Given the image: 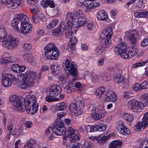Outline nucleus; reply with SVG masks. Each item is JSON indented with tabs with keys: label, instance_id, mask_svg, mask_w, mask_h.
Instances as JSON below:
<instances>
[{
	"label": "nucleus",
	"instance_id": "f257e3e1",
	"mask_svg": "<svg viewBox=\"0 0 148 148\" xmlns=\"http://www.w3.org/2000/svg\"><path fill=\"white\" fill-rule=\"evenodd\" d=\"M28 21L27 16L21 14L15 16L12 21V25L17 31L25 35L30 33L32 30V26Z\"/></svg>",
	"mask_w": 148,
	"mask_h": 148
},
{
	"label": "nucleus",
	"instance_id": "f03ea898",
	"mask_svg": "<svg viewBox=\"0 0 148 148\" xmlns=\"http://www.w3.org/2000/svg\"><path fill=\"white\" fill-rule=\"evenodd\" d=\"M28 21L27 16L21 14L15 16L12 21V25L17 31L25 35L30 33L32 30V26Z\"/></svg>",
	"mask_w": 148,
	"mask_h": 148
},
{
	"label": "nucleus",
	"instance_id": "7ed1b4c3",
	"mask_svg": "<svg viewBox=\"0 0 148 148\" xmlns=\"http://www.w3.org/2000/svg\"><path fill=\"white\" fill-rule=\"evenodd\" d=\"M83 14L81 10H79L76 12H69L67 14L65 20L68 26L66 29V32H65L66 38H70L73 34L72 28L75 24L73 23V21L75 23H77L81 17L80 16Z\"/></svg>",
	"mask_w": 148,
	"mask_h": 148
},
{
	"label": "nucleus",
	"instance_id": "20e7f679",
	"mask_svg": "<svg viewBox=\"0 0 148 148\" xmlns=\"http://www.w3.org/2000/svg\"><path fill=\"white\" fill-rule=\"evenodd\" d=\"M139 34L138 32L134 31L131 34L130 38L131 44L133 45L132 47H128L125 51V53H121L122 58L127 59L133 57L138 52V50L134 46L136 44V39L138 37Z\"/></svg>",
	"mask_w": 148,
	"mask_h": 148
},
{
	"label": "nucleus",
	"instance_id": "39448f33",
	"mask_svg": "<svg viewBox=\"0 0 148 148\" xmlns=\"http://www.w3.org/2000/svg\"><path fill=\"white\" fill-rule=\"evenodd\" d=\"M22 81L19 84L20 87L25 89L27 87L33 86L36 76L35 73L32 71H27L22 75Z\"/></svg>",
	"mask_w": 148,
	"mask_h": 148
},
{
	"label": "nucleus",
	"instance_id": "423d86ee",
	"mask_svg": "<svg viewBox=\"0 0 148 148\" xmlns=\"http://www.w3.org/2000/svg\"><path fill=\"white\" fill-rule=\"evenodd\" d=\"M46 57L48 59L54 60L59 56V52L53 43H49L44 47Z\"/></svg>",
	"mask_w": 148,
	"mask_h": 148
},
{
	"label": "nucleus",
	"instance_id": "0eeeda50",
	"mask_svg": "<svg viewBox=\"0 0 148 148\" xmlns=\"http://www.w3.org/2000/svg\"><path fill=\"white\" fill-rule=\"evenodd\" d=\"M61 91V87L59 85L54 84L50 86V95L46 97V101L49 102L58 101L59 98H56L55 97L59 95Z\"/></svg>",
	"mask_w": 148,
	"mask_h": 148
},
{
	"label": "nucleus",
	"instance_id": "6e6552de",
	"mask_svg": "<svg viewBox=\"0 0 148 148\" xmlns=\"http://www.w3.org/2000/svg\"><path fill=\"white\" fill-rule=\"evenodd\" d=\"M3 46L8 49H12L16 47L18 43V39L11 36H6L3 38H0Z\"/></svg>",
	"mask_w": 148,
	"mask_h": 148
},
{
	"label": "nucleus",
	"instance_id": "1a4fd4ad",
	"mask_svg": "<svg viewBox=\"0 0 148 148\" xmlns=\"http://www.w3.org/2000/svg\"><path fill=\"white\" fill-rule=\"evenodd\" d=\"M64 123L60 119H58L53 124L52 129L53 132L58 136H61L64 134L65 133L66 128L63 126Z\"/></svg>",
	"mask_w": 148,
	"mask_h": 148
},
{
	"label": "nucleus",
	"instance_id": "9d476101",
	"mask_svg": "<svg viewBox=\"0 0 148 148\" xmlns=\"http://www.w3.org/2000/svg\"><path fill=\"white\" fill-rule=\"evenodd\" d=\"M9 101L12 103L14 108L18 111L21 112H24L26 109L24 108L23 104L22 103L18 97L15 95H12L10 97Z\"/></svg>",
	"mask_w": 148,
	"mask_h": 148
},
{
	"label": "nucleus",
	"instance_id": "9b49d317",
	"mask_svg": "<svg viewBox=\"0 0 148 148\" xmlns=\"http://www.w3.org/2000/svg\"><path fill=\"white\" fill-rule=\"evenodd\" d=\"M127 107L129 108L132 110L134 112H139L142 109L144 106L143 103L141 101H138L136 99L131 100L127 103Z\"/></svg>",
	"mask_w": 148,
	"mask_h": 148
},
{
	"label": "nucleus",
	"instance_id": "f8f14e48",
	"mask_svg": "<svg viewBox=\"0 0 148 148\" xmlns=\"http://www.w3.org/2000/svg\"><path fill=\"white\" fill-rule=\"evenodd\" d=\"M16 78L11 74H7L3 75L2 80V84L5 87H9L12 84V81H16Z\"/></svg>",
	"mask_w": 148,
	"mask_h": 148
},
{
	"label": "nucleus",
	"instance_id": "ddd939ff",
	"mask_svg": "<svg viewBox=\"0 0 148 148\" xmlns=\"http://www.w3.org/2000/svg\"><path fill=\"white\" fill-rule=\"evenodd\" d=\"M65 67L67 68L68 70L70 72L71 75L73 77H75L78 74V71L77 67H75V63L70 62L68 59L65 61Z\"/></svg>",
	"mask_w": 148,
	"mask_h": 148
},
{
	"label": "nucleus",
	"instance_id": "4468645a",
	"mask_svg": "<svg viewBox=\"0 0 148 148\" xmlns=\"http://www.w3.org/2000/svg\"><path fill=\"white\" fill-rule=\"evenodd\" d=\"M36 98L35 96L30 95H27L24 100L23 106L26 108V106H28L30 105H36Z\"/></svg>",
	"mask_w": 148,
	"mask_h": 148
},
{
	"label": "nucleus",
	"instance_id": "2eb2a0df",
	"mask_svg": "<svg viewBox=\"0 0 148 148\" xmlns=\"http://www.w3.org/2000/svg\"><path fill=\"white\" fill-rule=\"evenodd\" d=\"M1 2L6 5L8 8L11 9L16 8L20 3L19 0H1Z\"/></svg>",
	"mask_w": 148,
	"mask_h": 148
},
{
	"label": "nucleus",
	"instance_id": "dca6fc26",
	"mask_svg": "<svg viewBox=\"0 0 148 148\" xmlns=\"http://www.w3.org/2000/svg\"><path fill=\"white\" fill-rule=\"evenodd\" d=\"M143 119V122H138L135 125V127L136 129L140 131L141 129H144L148 126V123L147 122L148 121V112L144 115ZM137 131H138V130H137Z\"/></svg>",
	"mask_w": 148,
	"mask_h": 148
},
{
	"label": "nucleus",
	"instance_id": "f3484780",
	"mask_svg": "<svg viewBox=\"0 0 148 148\" xmlns=\"http://www.w3.org/2000/svg\"><path fill=\"white\" fill-rule=\"evenodd\" d=\"M103 105L101 106V109L99 107V109L100 110L99 111L98 109L95 108V112L93 114H91V117L95 120L104 117L105 115L104 113L102 112V110L103 109Z\"/></svg>",
	"mask_w": 148,
	"mask_h": 148
},
{
	"label": "nucleus",
	"instance_id": "a211bd4d",
	"mask_svg": "<svg viewBox=\"0 0 148 148\" xmlns=\"http://www.w3.org/2000/svg\"><path fill=\"white\" fill-rule=\"evenodd\" d=\"M105 100L107 101L115 102L117 100L116 94L112 91H109L106 92Z\"/></svg>",
	"mask_w": 148,
	"mask_h": 148
},
{
	"label": "nucleus",
	"instance_id": "6ab92c4d",
	"mask_svg": "<svg viewBox=\"0 0 148 148\" xmlns=\"http://www.w3.org/2000/svg\"><path fill=\"white\" fill-rule=\"evenodd\" d=\"M65 22H61L59 27H57L54 30V32H53V35L54 36H58V35H61L63 34V31L66 28L65 25Z\"/></svg>",
	"mask_w": 148,
	"mask_h": 148
},
{
	"label": "nucleus",
	"instance_id": "aec40b11",
	"mask_svg": "<svg viewBox=\"0 0 148 148\" xmlns=\"http://www.w3.org/2000/svg\"><path fill=\"white\" fill-rule=\"evenodd\" d=\"M112 34V29L111 27L105 28L102 32L101 36L102 38L111 39Z\"/></svg>",
	"mask_w": 148,
	"mask_h": 148
},
{
	"label": "nucleus",
	"instance_id": "412c9836",
	"mask_svg": "<svg viewBox=\"0 0 148 148\" xmlns=\"http://www.w3.org/2000/svg\"><path fill=\"white\" fill-rule=\"evenodd\" d=\"M80 17H81L76 23L75 26L73 25L74 27L77 28L80 27L85 24L87 23V19L84 14H83Z\"/></svg>",
	"mask_w": 148,
	"mask_h": 148
},
{
	"label": "nucleus",
	"instance_id": "4be33fe9",
	"mask_svg": "<svg viewBox=\"0 0 148 148\" xmlns=\"http://www.w3.org/2000/svg\"><path fill=\"white\" fill-rule=\"evenodd\" d=\"M38 104L35 106L31 105L28 106H26V109H25L29 114H35L37 111L38 108Z\"/></svg>",
	"mask_w": 148,
	"mask_h": 148
},
{
	"label": "nucleus",
	"instance_id": "5701e85b",
	"mask_svg": "<svg viewBox=\"0 0 148 148\" xmlns=\"http://www.w3.org/2000/svg\"><path fill=\"white\" fill-rule=\"evenodd\" d=\"M97 16L98 19L103 21H106L108 18L106 13L103 10L99 11L98 12Z\"/></svg>",
	"mask_w": 148,
	"mask_h": 148
},
{
	"label": "nucleus",
	"instance_id": "b1692460",
	"mask_svg": "<svg viewBox=\"0 0 148 148\" xmlns=\"http://www.w3.org/2000/svg\"><path fill=\"white\" fill-rule=\"evenodd\" d=\"M110 136H104L101 135L97 137V141L100 145H103L106 143L109 139Z\"/></svg>",
	"mask_w": 148,
	"mask_h": 148
},
{
	"label": "nucleus",
	"instance_id": "393cba45",
	"mask_svg": "<svg viewBox=\"0 0 148 148\" xmlns=\"http://www.w3.org/2000/svg\"><path fill=\"white\" fill-rule=\"evenodd\" d=\"M53 0H44L41 2L42 5L45 7H47L49 5L51 8L55 7V3L53 1Z\"/></svg>",
	"mask_w": 148,
	"mask_h": 148
},
{
	"label": "nucleus",
	"instance_id": "a878e982",
	"mask_svg": "<svg viewBox=\"0 0 148 148\" xmlns=\"http://www.w3.org/2000/svg\"><path fill=\"white\" fill-rule=\"evenodd\" d=\"M95 131L103 132L106 129V125L104 124L99 123L97 125H95Z\"/></svg>",
	"mask_w": 148,
	"mask_h": 148
},
{
	"label": "nucleus",
	"instance_id": "bb28decb",
	"mask_svg": "<svg viewBox=\"0 0 148 148\" xmlns=\"http://www.w3.org/2000/svg\"><path fill=\"white\" fill-rule=\"evenodd\" d=\"M122 144V142L120 141H114L110 144L109 147V148H120Z\"/></svg>",
	"mask_w": 148,
	"mask_h": 148
},
{
	"label": "nucleus",
	"instance_id": "cd10ccee",
	"mask_svg": "<svg viewBox=\"0 0 148 148\" xmlns=\"http://www.w3.org/2000/svg\"><path fill=\"white\" fill-rule=\"evenodd\" d=\"M60 67L54 64H52L51 66V70L52 73L55 75H57L59 73Z\"/></svg>",
	"mask_w": 148,
	"mask_h": 148
},
{
	"label": "nucleus",
	"instance_id": "c85d7f7f",
	"mask_svg": "<svg viewBox=\"0 0 148 148\" xmlns=\"http://www.w3.org/2000/svg\"><path fill=\"white\" fill-rule=\"evenodd\" d=\"M86 77L89 82H95L98 80V79H97V76L94 74L87 75L86 76Z\"/></svg>",
	"mask_w": 148,
	"mask_h": 148
},
{
	"label": "nucleus",
	"instance_id": "c756f323",
	"mask_svg": "<svg viewBox=\"0 0 148 148\" xmlns=\"http://www.w3.org/2000/svg\"><path fill=\"white\" fill-rule=\"evenodd\" d=\"M123 78L120 74H116L114 75V80L117 83H121L123 80Z\"/></svg>",
	"mask_w": 148,
	"mask_h": 148
},
{
	"label": "nucleus",
	"instance_id": "7c9ffc66",
	"mask_svg": "<svg viewBox=\"0 0 148 148\" xmlns=\"http://www.w3.org/2000/svg\"><path fill=\"white\" fill-rule=\"evenodd\" d=\"M120 51V56L121 57V53H125V51L127 49L126 44L124 43H121L118 45Z\"/></svg>",
	"mask_w": 148,
	"mask_h": 148
},
{
	"label": "nucleus",
	"instance_id": "2f4dec72",
	"mask_svg": "<svg viewBox=\"0 0 148 148\" xmlns=\"http://www.w3.org/2000/svg\"><path fill=\"white\" fill-rule=\"evenodd\" d=\"M23 57L25 60L29 62H32L33 59L32 55L27 53L25 54Z\"/></svg>",
	"mask_w": 148,
	"mask_h": 148
},
{
	"label": "nucleus",
	"instance_id": "473e14b6",
	"mask_svg": "<svg viewBox=\"0 0 148 148\" xmlns=\"http://www.w3.org/2000/svg\"><path fill=\"white\" fill-rule=\"evenodd\" d=\"M96 51L98 54L101 55L104 53L106 50L103 46L101 45L97 47Z\"/></svg>",
	"mask_w": 148,
	"mask_h": 148
},
{
	"label": "nucleus",
	"instance_id": "72a5a7b5",
	"mask_svg": "<svg viewBox=\"0 0 148 148\" xmlns=\"http://www.w3.org/2000/svg\"><path fill=\"white\" fill-rule=\"evenodd\" d=\"M69 108L71 111L74 113V114L77 112V106L75 103H71L69 106Z\"/></svg>",
	"mask_w": 148,
	"mask_h": 148
},
{
	"label": "nucleus",
	"instance_id": "f704fd0d",
	"mask_svg": "<svg viewBox=\"0 0 148 148\" xmlns=\"http://www.w3.org/2000/svg\"><path fill=\"white\" fill-rule=\"evenodd\" d=\"M26 145L28 148H34V147L36 145V141L34 139L31 140L27 141V144Z\"/></svg>",
	"mask_w": 148,
	"mask_h": 148
},
{
	"label": "nucleus",
	"instance_id": "c9c22d12",
	"mask_svg": "<svg viewBox=\"0 0 148 148\" xmlns=\"http://www.w3.org/2000/svg\"><path fill=\"white\" fill-rule=\"evenodd\" d=\"M121 127L120 128L121 132L123 135H129L130 134V130L126 127L123 125H121Z\"/></svg>",
	"mask_w": 148,
	"mask_h": 148
},
{
	"label": "nucleus",
	"instance_id": "e433bc0d",
	"mask_svg": "<svg viewBox=\"0 0 148 148\" xmlns=\"http://www.w3.org/2000/svg\"><path fill=\"white\" fill-rule=\"evenodd\" d=\"M58 21L57 19H54L47 26V29H50L54 27L57 24Z\"/></svg>",
	"mask_w": 148,
	"mask_h": 148
},
{
	"label": "nucleus",
	"instance_id": "4c0bfd02",
	"mask_svg": "<svg viewBox=\"0 0 148 148\" xmlns=\"http://www.w3.org/2000/svg\"><path fill=\"white\" fill-rule=\"evenodd\" d=\"M67 104L64 102H62L58 104L57 106L58 109L60 110H63L66 109Z\"/></svg>",
	"mask_w": 148,
	"mask_h": 148
},
{
	"label": "nucleus",
	"instance_id": "58836bf2",
	"mask_svg": "<svg viewBox=\"0 0 148 148\" xmlns=\"http://www.w3.org/2000/svg\"><path fill=\"white\" fill-rule=\"evenodd\" d=\"M106 90V88L103 87H101L96 90L95 93L98 96H100L102 95Z\"/></svg>",
	"mask_w": 148,
	"mask_h": 148
},
{
	"label": "nucleus",
	"instance_id": "ea45409f",
	"mask_svg": "<svg viewBox=\"0 0 148 148\" xmlns=\"http://www.w3.org/2000/svg\"><path fill=\"white\" fill-rule=\"evenodd\" d=\"M110 40V39L102 38V42L103 43H104L106 48H108L111 45V42Z\"/></svg>",
	"mask_w": 148,
	"mask_h": 148
},
{
	"label": "nucleus",
	"instance_id": "a19ab883",
	"mask_svg": "<svg viewBox=\"0 0 148 148\" xmlns=\"http://www.w3.org/2000/svg\"><path fill=\"white\" fill-rule=\"evenodd\" d=\"M101 78L105 81H108L110 80V78L109 75L107 73H103L101 74Z\"/></svg>",
	"mask_w": 148,
	"mask_h": 148
},
{
	"label": "nucleus",
	"instance_id": "79ce46f5",
	"mask_svg": "<svg viewBox=\"0 0 148 148\" xmlns=\"http://www.w3.org/2000/svg\"><path fill=\"white\" fill-rule=\"evenodd\" d=\"M124 119L129 122L132 121L134 119L133 116L129 114H126L124 115Z\"/></svg>",
	"mask_w": 148,
	"mask_h": 148
},
{
	"label": "nucleus",
	"instance_id": "37998d69",
	"mask_svg": "<svg viewBox=\"0 0 148 148\" xmlns=\"http://www.w3.org/2000/svg\"><path fill=\"white\" fill-rule=\"evenodd\" d=\"M19 65L17 64H15L12 66L10 69L15 72L19 73Z\"/></svg>",
	"mask_w": 148,
	"mask_h": 148
},
{
	"label": "nucleus",
	"instance_id": "c03bdc74",
	"mask_svg": "<svg viewBox=\"0 0 148 148\" xmlns=\"http://www.w3.org/2000/svg\"><path fill=\"white\" fill-rule=\"evenodd\" d=\"M123 93V97L125 98L129 99L133 96V94L131 91H125Z\"/></svg>",
	"mask_w": 148,
	"mask_h": 148
},
{
	"label": "nucleus",
	"instance_id": "a18cd8bd",
	"mask_svg": "<svg viewBox=\"0 0 148 148\" xmlns=\"http://www.w3.org/2000/svg\"><path fill=\"white\" fill-rule=\"evenodd\" d=\"M95 125H88L85 127V130L87 132H92L95 131Z\"/></svg>",
	"mask_w": 148,
	"mask_h": 148
},
{
	"label": "nucleus",
	"instance_id": "49530a36",
	"mask_svg": "<svg viewBox=\"0 0 148 148\" xmlns=\"http://www.w3.org/2000/svg\"><path fill=\"white\" fill-rule=\"evenodd\" d=\"M67 130L69 132V134L67 136V137L70 138L75 135V130L71 127L68 128L67 129Z\"/></svg>",
	"mask_w": 148,
	"mask_h": 148
},
{
	"label": "nucleus",
	"instance_id": "de8ad7c7",
	"mask_svg": "<svg viewBox=\"0 0 148 148\" xmlns=\"http://www.w3.org/2000/svg\"><path fill=\"white\" fill-rule=\"evenodd\" d=\"M147 63H148V60L146 61H144L142 62H140V63H137L135 64H134L133 65L132 67L133 68H135L138 66L145 65Z\"/></svg>",
	"mask_w": 148,
	"mask_h": 148
},
{
	"label": "nucleus",
	"instance_id": "09e8293b",
	"mask_svg": "<svg viewBox=\"0 0 148 148\" xmlns=\"http://www.w3.org/2000/svg\"><path fill=\"white\" fill-rule=\"evenodd\" d=\"M141 90L146 89L148 88V82L147 81H144L140 84Z\"/></svg>",
	"mask_w": 148,
	"mask_h": 148
},
{
	"label": "nucleus",
	"instance_id": "8fccbe9b",
	"mask_svg": "<svg viewBox=\"0 0 148 148\" xmlns=\"http://www.w3.org/2000/svg\"><path fill=\"white\" fill-rule=\"evenodd\" d=\"M73 84L72 83L66 86L67 92L69 93H71L73 89Z\"/></svg>",
	"mask_w": 148,
	"mask_h": 148
},
{
	"label": "nucleus",
	"instance_id": "3c124183",
	"mask_svg": "<svg viewBox=\"0 0 148 148\" xmlns=\"http://www.w3.org/2000/svg\"><path fill=\"white\" fill-rule=\"evenodd\" d=\"M121 85L123 88L125 89L127 88L129 86V83L128 80L126 79L125 80Z\"/></svg>",
	"mask_w": 148,
	"mask_h": 148
},
{
	"label": "nucleus",
	"instance_id": "603ef678",
	"mask_svg": "<svg viewBox=\"0 0 148 148\" xmlns=\"http://www.w3.org/2000/svg\"><path fill=\"white\" fill-rule=\"evenodd\" d=\"M77 42V39L75 38V36H73L71 37V38L70 40L69 43L71 44H74L76 45V44Z\"/></svg>",
	"mask_w": 148,
	"mask_h": 148
},
{
	"label": "nucleus",
	"instance_id": "864d4df0",
	"mask_svg": "<svg viewBox=\"0 0 148 148\" xmlns=\"http://www.w3.org/2000/svg\"><path fill=\"white\" fill-rule=\"evenodd\" d=\"M79 139V137L77 135H74L70 138L69 140L70 141L75 142L77 141H78Z\"/></svg>",
	"mask_w": 148,
	"mask_h": 148
},
{
	"label": "nucleus",
	"instance_id": "5fc2aeb1",
	"mask_svg": "<svg viewBox=\"0 0 148 148\" xmlns=\"http://www.w3.org/2000/svg\"><path fill=\"white\" fill-rule=\"evenodd\" d=\"M23 47L25 50V51H28L29 50L31 49L32 46L30 44L26 43L24 44Z\"/></svg>",
	"mask_w": 148,
	"mask_h": 148
},
{
	"label": "nucleus",
	"instance_id": "6e6d98bb",
	"mask_svg": "<svg viewBox=\"0 0 148 148\" xmlns=\"http://www.w3.org/2000/svg\"><path fill=\"white\" fill-rule=\"evenodd\" d=\"M37 18H39L42 21L44 22L45 19V16L41 13H38L37 15Z\"/></svg>",
	"mask_w": 148,
	"mask_h": 148
},
{
	"label": "nucleus",
	"instance_id": "4d7b16f0",
	"mask_svg": "<svg viewBox=\"0 0 148 148\" xmlns=\"http://www.w3.org/2000/svg\"><path fill=\"white\" fill-rule=\"evenodd\" d=\"M133 88L134 90L136 91L138 90H141V88L140 86V84L136 83L133 86Z\"/></svg>",
	"mask_w": 148,
	"mask_h": 148
},
{
	"label": "nucleus",
	"instance_id": "13d9d810",
	"mask_svg": "<svg viewBox=\"0 0 148 148\" xmlns=\"http://www.w3.org/2000/svg\"><path fill=\"white\" fill-rule=\"evenodd\" d=\"M88 1L86 2L87 5L86 6V7L90 11L91 10H93L94 8L93 6L92 2L90 3L89 1Z\"/></svg>",
	"mask_w": 148,
	"mask_h": 148
},
{
	"label": "nucleus",
	"instance_id": "bf43d9fd",
	"mask_svg": "<svg viewBox=\"0 0 148 148\" xmlns=\"http://www.w3.org/2000/svg\"><path fill=\"white\" fill-rule=\"evenodd\" d=\"M148 45V38L144 39L141 42V46L145 47Z\"/></svg>",
	"mask_w": 148,
	"mask_h": 148
},
{
	"label": "nucleus",
	"instance_id": "052dcab7",
	"mask_svg": "<svg viewBox=\"0 0 148 148\" xmlns=\"http://www.w3.org/2000/svg\"><path fill=\"white\" fill-rule=\"evenodd\" d=\"M75 46V45L74 44H71L69 43L67 48L69 51H71L74 49Z\"/></svg>",
	"mask_w": 148,
	"mask_h": 148
},
{
	"label": "nucleus",
	"instance_id": "680f3d73",
	"mask_svg": "<svg viewBox=\"0 0 148 148\" xmlns=\"http://www.w3.org/2000/svg\"><path fill=\"white\" fill-rule=\"evenodd\" d=\"M0 63H1L2 64L4 63H7L8 62H10L8 57H6L1 59L0 60Z\"/></svg>",
	"mask_w": 148,
	"mask_h": 148
},
{
	"label": "nucleus",
	"instance_id": "e2e57ef3",
	"mask_svg": "<svg viewBox=\"0 0 148 148\" xmlns=\"http://www.w3.org/2000/svg\"><path fill=\"white\" fill-rule=\"evenodd\" d=\"M141 18H147L148 17V12L144 11L141 12Z\"/></svg>",
	"mask_w": 148,
	"mask_h": 148
},
{
	"label": "nucleus",
	"instance_id": "0e129e2a",
	"mask_svg": "<svg viewBox=\"0 0 148 148\" xmlns=\"http://www.w3.org/2000/svg\"><path fill=\"white\" fill-rule=\"evenodd\" d=\"M29 10L32 13L34 14V15H36V13L38 12V8L36 7V8L29 9Z\"/></svg>",
	"mask_w": 148,
	"mask_h": 148
},
{
	"label": "nucleus",
	"instance_id": "69168bd1",
	"mask_svg": "<svg viewBox=\"0 0 148 148\" xmlns=\"http://www.w3.org/2000/svg\"><path fill=\"white\" fill-rule=\"evenodd\" d=\"M66 114V113L64 112H61L58 113L57 116L59 119H60L61 117L65 116Z\"/></svg>",
	"mask_w": 148,
	"mask_h": 148
},
{
	"label": "nucleus",
	"instance_id": "338daca9",
	"mask_svg": "<svg viewBox=\"0 0 148 148\" xmlns=\"http://www.w3.org/2000/svg\"><path fill=\"white\" fill-rule=\"evenodd\" d=\"M37 0H27V2L29 4L32 5H34L36 3Z\"/></svg>",
	"mask_w": 148,
	"mask_h": 148
},
{
	"label": "nucleus",
	"instance_id": "774afa93",
	"mask_svg": "<svg viewBox=\"0 0 148 148\" xmlns=\"http://www.w3.org/2000/svg\"><path fill=\"white\" fill-rule=\"evenodd\" d=\"M91 144V143L90 141H86L84 143V145L85 147L88 148L90 147Z\"/></svg>",
	"mask_w": 148,
	"mask_h": 148
}]
</instances>
